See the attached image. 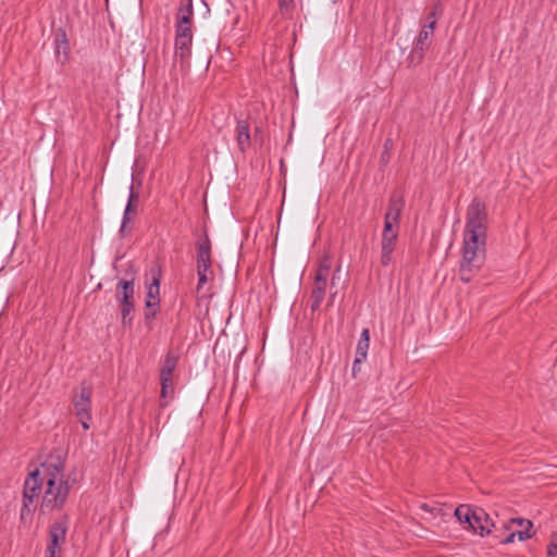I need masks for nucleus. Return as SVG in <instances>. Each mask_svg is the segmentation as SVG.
Segmentation results:
<instances>
[{"label": "nucleus", "instance_id": "bb28decb", "mask_svg": "<svg viewBox=\"0 0 557 557\" xmlns=\"http://www.w3.org/2000/svg\"><path fill=\"white\" fill-rule=\"evenodd\" d=\"M547 556L548 557L557 556V533H553L550 536L549 544L547 545Z\"/></svg>", "mask_w": 557, "mask_h": 557}, {"label": "nucleus", "instance_id": "39448f33", "mask_svg": "<svg viewBox=\"0 0 557 557\" xmlns=\"http://www.w3.org/2000/svg\"><path fill=\"white\" fill-rule=\"evenodd\" d=\"M45 484V474L36 469L28 474L24 482L23 505L21 509V519L24 520L27 515L35 511L42 485Z\"/></svg>", "mask_w": 557, "mask_h": 557}, {"label": "nucleus", "instance_id": "1a4fd4ad", "mask_svg": "<svg viewBox=\"0 0 557 557\" xmlns=\"http://www.w3.org/2000/svg\"><path fill=\"white\" fill-rule=\"evenodd\" d=\"M399 226L384 223L381 242V264L387 267L392 262V255L396 248Z\"/></svg>", "mask_w": 557, "mask_h": 557}, {"label": "nucleus", "instance_id": "6ab92c4d", "mask_svg": "<svg viewBox=\"0 0 557 557\" xmlns=\"http://www.w3.org/2000/svg\"><path fill=\"white\" fill-rule=\"evenodd\" d=\"M136 208L137 207L134 206V205H131V203L126 205L125 210H124V214H123L122 224H121V227H120V231H119L121 237H125L126 235L129 234L131 228H128L127 224L132 220V214L136 213Z\"/></svg>", "mask_w": 557, "mask_h": 557}, {"label": "nucleus", "instance_id": "20e7f679", "mask_svg": "<svg viewBox=\"0 0 557 557\" xmlns=\"http://www.w3.org/2000/svg\"><path fill=\"white\" fill-rule=\"evenodd\" d=\"M196 263L198 275L196 290L197 293H201L206 289V285L214 278L211 242L207 233H205L196 243Z\"/></svg>", "mask_w": 557, "mask_h": 557}, {"label": "nucleus", "instance_id": "f03ea898", "mask_svg": "<svg viewBox=\"0 0 557 557\" xmlns=\"http://www.w3.org/2000/svg\"><path fill=\"white\" fill-rule=\"evenodd\" d=\"M455 517L461 522L467 523L475 534L480 536L492 535L500 544H510L518 537L519 541H525L534 535L532 532L533 523L523 518H512L504 522L500 528L481 507H471L469 505H459L455 509Z\"/></svg>", "mask_w": 557, "mask_h": 557}, {"label": "nucleus", "instance_id": "7c9ffc66", "mask_svg": "<svg viewBox=\"0 0 557 557\" xmlns=\"http://www.w3.org/2000/svg\"><path fill=\"white\" fill-rule=\"evenodd\" d=\"M259 132H260V127L256 126V128H255V140H257V136H258Z\"/></svg>", "mask_w": 557, "mask_h": 557}, {"label": "nucleus", "instance_id": "f257e3e1", "mask_svg": "<svg viewBox=\"0 0 557 557\" xmlns=\"http://www.w3.org/2000/svg\"><path fill=\"white\" fill-rule=\"evenodd\" d=\"M487 210L478 197L473 198L467 209L463 232L462 258L459 277L469 283L482 269L486 259Z\"/></svg>", "mask_w": 557, "mask_h": 557}, {"label": "nucleus", "instance_id": "c756f323", "mask_svg": "<svg viewBox=\"0 0 557 557\" xmlns=\"http://www.w3.org/2000/svg\"><path fill=\"white\" fill-rule=\"evenodd\" d=\"M339 267L335 270V272L333 273V276H332V280H331V286H334L335 284V280L337 278V273L339 272Z\"/></svg>", "mask_w": 557, "mask_h": 557}, {"label": "nucleus", "instance_id": "a211bd4d", "mask_svg": "<svg viewBox=\"0 0 557 557\" xmlns=\"http://www.w3.org/2000/svg\"><path fill=\"white\" fill-rule=\"evenodd\" d=\"M193 17V0H181V4L176 13V23L191 24Z\"/></svg>", "mask_w": 557, "mask_h": 557}, {"label": "nucleus", "instance_id": "9b49d317", "mask_svg": "<svg viewBox=\"0 0 557 557\" xmlns=\"http://www.w3.org/2000/svg\"><path fill=\"white\" fill-rule=\"evenodd\" d=\"M370 345V331L363 329L356 348V357L352 363V374L356 376L357 372L361 369V363L367 359L368 349Z\"/></svg>", "mask_w": 557, "mask_h": 557}, {"label": "nucleus", "instance_id": "473e14b6", "mask_svg": "<svg viewBox=\"0 0 557 557\" xmlns=\"http://www.w3.org/2000/svg\"><path fill=\"white\" fill-rule=\"evenodd\" d=\"M334 2H336L337 0H333Z\"/></svg>", "mask_w": 557, "mask_h": 557}, {"label": "nucleus", "instance_id": "aec40b11", "mask_svg": "<svg viewBox=\"0 0 557 557\" xmlns=\"http://www.w3.org/2000/svg\"><path fill=\"white\" fill-rule=\"evenodd\" d=\"M278 13L284 20H292L296 10L295 0H278Z\"/></svg>", "mask_w": 557, "mask_h": 557}, {"label": "nucleus", "instance_id": "2eb2a0df", "mask_svg": "<svg viewBox=\"0 0 557 557\" xmlns=\"http://www.w3.org/2000/svg\"><path fill=\"white\" fill-rule=\"evenodd\" d=\"M193 38L190 37H177L175 36L174 42V57L178 59L181 63L187 62L191 54Z\"/></svg>", "mask_w": 557, "mask_h": 557}, {"label": "nucleus", "instance_id": "9d476101", "mask_svg": "<svg viewBox=\"0 0 557 557\" xmlns=\"http://www.w3.org/2000/svg\"><path fill=\"white\" fill-rule=\"evenodd\" d=\"M404 198L393 193L389 197L387 211L384 216V223H389L393 226H399V219L404 209Z\"/></svg>", "mask_w": 557, "mask_h": 557}, {"label": "nucleus", "instance_id": "c85d7f7f", "mask_svg": "<svg viewBox=\"0 0 557 557\" xmlns=\"http://www.w3.org/2000/svg\"><path fill=\"white\" fill-rule=\"evenodd\" d=\"M391 145V140H386L384 144V151L381 153V163L386 164L389 160L388 146Z\"/></svg>", "mask_w": 557, "mask_h": 557}, {"label": "nucleus", "instance_id": "393cba45", "mask_svg": "<svg viewBox=\"0 0 557 557\" xmlns=\"http://www.w3.org/2000/svg\"><path fill=\"white\" fill-rule=\"evenodd\" d=\"M175 36L193 38L191 24L176 23Z\"/></svg>", "mask_w": 557, "mask_h": 557}, {"label": "nucleus", "instance_id": "423d86ee", "mask_svg": "<svg viewBox=\"0 0 557 557\" xmlns=\"http://www.w3.org/2000/svg\"><path fill=\"white\" fill-rule=\"evenodd\" d=\"M91 396L92 388L83 383L79 392H75L73 397L75 416L77 417L84 430L90 429L89 422L91 420Z\"/></svg>", "mask_w": 557, "mask_h": 557}, {"label": "nucleus", "instance_id": "4468645a", "mask_svg": "<svg viewBox=\"0 0 557 557\" xmlns=\"http://www.w3.org/2000/svg\"><path fill=\"white\" fill-rule=\"evenodd\" d=\"M119 305L134 302V280H121L115 293Z\"/></svg>", "mask_w": 557, "mask_h": 557}, {"label": "nucleus", "instance_id": "4be33fe9", "mask_svg": "<svg viewBox=\"0 0 557 557\" xmlns=\"http://www.w3.org/2000/svg\"><path fill=\"white\" fill-rule=\"evenodd\" d=\"M331 267H332V257L323 256L319 262V267L317 269L314 276L327 278L329 274H330Z\"/></svg>", "mask_w": 557, "mask_h": 557}, {"label": "nucleus", "instance_id": "f8f14e48", "mask_svg": "<svg viewBox=\"0 0 557 557\" xmlns=\"http://www.w3.org/2000/svg\"><path fill=\"white\" fill-rule=\"evenodd\" d=\"M235 139L240 152L245 153L252 145L250 124L247 120H238L235 127Z\"/></svg>", "mask_w": 557, "mask_h": 557}, {"label": "nucleus", "instance_id": "ddd939ff", "mask_svg": "<svg viewBox=\"0 0 557 557\" xmlns=\"http://www.w3.org/2000/svg\"><path fill=\"white\" fill-rule=\"evenodd\" d=\"M327 287V278L314 276V284L310 295V309L312 312L319 310Z\"/></svg>", "mask_w": 557, "mask_h": 557}, {"label": "nucleus", "instance_id": "6e6552de", "mask_svg": "<svg viewBox=\"0 0 557 557\" xmlns=\"http://www.w3.org/2000/svg\"><path fill=\"white\" fill-rule=\"evenodd\" d=\"M67 532V520L66 518H62L55 520L49 529V543L47 545L46 557H60L61 556V545L65 541Z\"/></svg>", "mask_w": 557, "mask_h": 557}, {"label": "nucleus", "instance_id": "2f4dec72", "mask_svg": "<svg viewBox=\"0 0 557 557\" xmlns=\"http://www.w3.org/2000/svg\"><path fill=\"white\" fill-rule=\"evenodd\" d=\"M335 295H336V293H334V294H332V295H331V301H330V305L332 304L333 298L335 297Z\"/></svg>", "mask_w": 557, "mask_h": 557}, {"label": "nucleus", "instance_id": "7ed1b4c3", "mask_svg": "<svg viewBox=\"0 0 557 557\" xmlns=\"http://www.w3.org/2000/svg\"><path fill=\"white\" fill-rule=\"evenodd\" d=\"M45 474V491L41 507L62 509L70 494V484L64 476V463L59 459L47 460L41 465Z\"/></svg>", "mask_w": 557, "mask_h": 557}, {"label": "nucleus", "instance_id": "0eeeda50", "mask_svg": "<svg viewBox=\"0 0 557 557\" xmlns=\"http://www.w3.org/2000/svg\"><path fill=\"white\" fill-rule=\"evenodd\" d=\"M434 34V22L423 25L413 42V48L408 55V63L411 66L420 64L429 50Z\"/></svg>", "mask_w": 557, "mask_h": 557}, {"label": "nucleus", "instance_id": "5701e85b", "mask_svg": "<svg viewBox=\"0 0 557 557\" xmlns=\"http://www.w3.org/2000/svg\"><path fill=\"white\" fill-rule=\"evenodd\" d=\"M121 308V321L123 326L132 325L133 322V315L134 312V302L133 304H126V305H119Z\"/></svg>", "mask_w": 557, "mask_h": 557}, {"label": "nucleus", "instance_id": "cd10ccee", "mask_svg": "<svg viewBox=\"0 0 557 557\" xmlns=\"http://www.w3.org/2000/svg\"><path fill=\"white\" fill-rule=\"evenodd\" d=\"M138 200H139V194L134 190V186L132 185L131 188H129V195H128L127 203H131V205H134V206L137 207Z\"/></svg>", "mask_w": 557, "mask_h": 557}, {"label": "nucleus", "instance_id": "dca6fc26", "mask_svg": "<svg viewBox=\"0 0 557 557\" xmlns=\"http://www.w3.org/2000/svg\"><path fill=\"white\" fill-rule=\"evenodd\" d=\"M177 362L178 355L173 350H169L164 356V359L161 364L160 377H164L165 380L173 379V372L177 366Z\"/></svg>", "mask_w": 557, "mask_h": 557}, {"label": "nucleus", "instance_id": "b1692460", "mask_svg": "<svg viewBox=\"0 0 557 557\" xmlns=\"http://www.w3.org/2000/svg\"><path fill=\"white\" fill-rule=\"evenodd\" d=\"M161 383V398L172 397L174 394L173 379L160 377Z\"/></svg>", "mask_w": 557, "mask_h": 557}, {"label": "nucleus", "instance_id": "412c9836", "mask_svg": "<svg viewBox=\"0 0 557 557\" xmlns=\"http://www.w3.org/2000/svg\"><path fill=\"white\" fill-rule=\"evenodd\" d=\"M159 311V302L158 301H152L150 299H146V305H145V321H146V324L148 325L149 329H151L150 326V321L152 319H154V317L157 315Z\"/></svg>", "mask_w": 557, "mask_h": 557}, {"label": "nucleus", "instance_id": "f3484780", "mask_svg": "<svg viewBox=\"0 0 557 557\" xmlns=\"http://www.w3.org/2000/svg\"><path fill=\"white\" fill-rule=\"evenodd\" d=\"M151 283L147 288V299L159 302V288H160V277L161 270L159 267L151 268Z\"/></svg>", "mask_w": 557, "mask_h": 557}, {"label": "nucleus", "instance_id": "a878e982", "mask_svg": "<svg viewBox=\"0 0 557 557\" xmlns=\"http://www.w3.org/2000/svg\"><path fill=\"white\" fill-rule=\"evenodd\" d=\"M443 8L440 1H437L431 12L428 15L429 22H434V28L436 27L437 18L442 15Z\"/></svg>", "mask_w": 557, "mask_h": 557}]
</instances>
